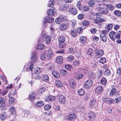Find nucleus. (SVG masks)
<instances>
[{"label":"nucleus","mask_w":121,"mask_h":121,"mask_svg":"<svg viewBox=\"0 0 121 121\" xmlns=\"http://www.w3.org/2000/svg\"><path fill=\"white\" fill-rule=\"evenodd\" d=\"M95 57L96 59L100 58L103 56L104 53V51L102 49L99 50L98 49L96 48L95 50Z\"/></svg>","instance_id":"obj_1"},{"label":"nucleus","mask_w":121,"mask_h":121,"mask_svg":"<svg viewBox=\"0 0 121 121\" xmlns=\"http://www.w3.org/2000/svg\"><path fill=\"white\" fill-rule=\"evenodd\" d=\"M93 84L91 80H87L85 83L84 85V87L86 88H89L91 87Z\"/></svg>","instance_id":"obj_2"},{"label":"nucleus","mask_w":121,"mask_h":121,"mask_svg":"<svg viewBox=\"0 0 121 121\" xmlns=\"http://www.w3.org/2000/svg\"><path fill=\"white\" fill-rule=\"evenodd\" d=\"M69 83L70 88L73 89L76 87V82L73 79H69Z\"/></svg>","instance_id":"obj_3"},{"label":"nucleus","mask_w":121,"mask_h":121,"mask_svg":"<svg viewBox=\"0 0 121 121\" xmlns=\"http://www.w3.org/2000/svg\"><path fill=\"white\" fill-rule=\"evenodd\" d=\"M106 34V31L104 30H103L102 31V33L100 35V38L104 42H106L107 40V38L105 35Z\"/></svg>","instance_id":"obj_4"},{"label":"nucleus","mask_w":121,"mask_h":121,"mask_svg":"<svg viewBox=\"0 0 121 121\" xmlns=\"http://www.w3.org/2000/svg\"><path fill=\"white\" fill-rule=\"evenodd\" d=\"M96 116L94 112H91L88 114L89 120L90 121H93L95 120Z\"/></svg>","instance_id":"obj_5"},{"label":"nucleus","mask_w":121,"mask_h":121,"mask_svg":"<svg viewBox=\"0 0 121 121\" xmlns=\"http://www.w3.org/2000/svg\"><path fill=\"white\" fill-rule=\"evenodd\" d=\"M98 11L100 13L105 14L108 13V10L106 8L100 7Z\"/></svg>","instance_id":"obj_6"},{"label":"nucleus","mask_w":121,"mask_h":121,"mask_svg":"<svg viewBox=\"0 0 121 121\" xmlns=\"http://www.w3.org/2000/svg\"><path fill=\"white\" fill-rule=\"evenodd\" d=\"M76 114L73 113H70L68 115L67 117V119L70 121L76 119Z\"/></svg>","instance_id":"obj_7"},{"label":"nucleus","mask_w":121,"mask_h":121,"mask_svg":"<svg viewBox=\"0 0 121 121\" xmlns=\"http://www.w3.org/2000/svg\"><path fill=\"white\" fill-rule=\"evenodd\" d=\"M56 62L58 64H62L63 61V57L61 56H59L56 57Z\"/></svg>","instance_id":"obj_8"},{"label":"nucleus","mask_w":121,"mask_h":121,"mask_svg":"<svg viewBox=\"0 0 121 121\" xmlns=\"http://www.w3.org/2000/svg\"><path fill=\"white\" fill-rule=\"evenodd\" d=\"M54 21V18L47 16L44 19V23L45 24L47 22L52 23Z\"/></svg>","instance_id":"obj_9"},{"label":"nucleus","mask_w":121,"mask_h":121,"mask_svg":"<svg viewBox=\"0 0 121 121\" xmlns=\"http://www.w3.org/2000/svg\"><path fill=\"white\" fill-rule=\"evenodd\" d=\"M109 37L111 39L112 41H114L115 39V36L116 35V33L113 31H112L110 32L109 34Z\"/></svg>","instance_id":"obj_10"},{"label":"nucleus","mask_w":121,"mask_h":121,"mask_svg":"<svg viewBox=\"0 0 121 121\" xmlns=\"http://www.w3.org/2000/svg\"><path fill=\"white\" fill-rule=\"evenodd\" d=\"M103 90V87L99 86L95 87V91L96 93L99 94L101 93Z\"/></svg>","instance_id":"obj_11"},{"label":"nucleus","mask_w":121,"mask_h":121,"mask_svg":"<svg viewBox=\"0 0 121 121\" xmlns=\"http://www.w3.org/2000/svg\"><path fill=\"white\" fill-rule=\"evenodd\" d=\"M103 100L104 102L107 103L109 104H112L114 102L113 99L107 98H104Z\"/></svg>","instance_id":"obj_12"},{"label":"nucleus","mask_w":121,"mask_h":121,"mask_svg":"<svg viewBox=\"0 0 121 121\" xmlns=\"http://www.w3.org/2000/svg\"><path fill=\"white\" fill-rule=\"evenodd\" d=\"M69 13L73 15H75L77 13L78 11L75 8H72L69 9Z\"/></svg>","instance_id":"obj_13"},{"label":"nucleus","mask_w":121,"mask_h":121,"mask_svg":"<svg viewBox=\"0 0 121 121\" xmlns=\"http://www.w3.org/2000/svg\"><path fill=\"white\" fill-rule=\"evenodd\" d=\"M53 53L52 49H49L48 52L47 57L49 59H51L53 56Z\"/></svg>","instance_id":"obj_14"},{"label":"nucleus","mask_w":121,"mask_h":121,"mask_svg":"<svg viewBox=\"0 0 121 121\" xmlns=\"http://www.w3.org/2000/svg\"><path fill=\"white\" fill-rule=\"evenodd\" d=\"M51 39V37L49 35L45 36V40L46 43L47 44H49L50 43Z\"/></svg>","instance_id":"obj_15"},{"label":"nucleus","mask_w":121,"mask_h":121,"mask_svg":"<svg viewBox=\"0 0 121 121\" xmlns=\"http://www.w3.org/2000/svg\"><path fill=\"white\" fill-rule=\"evenodd\" d=\"M60 102L62 104L65 103L66 99L65 97L62 95L59 96V98Z\"/></svg>","instance_id":"obj_16"},{"label":"nucleus","mask_w":121,"mask_h":121,"mask_svg":"<svg viewBox=\"0 0 121 121\" xmlns=\"http://www.w3.org/2000/svg\"><path fill=\"white\" fill-rule=\"evenodd\" d=\"M36 96L35 93L34 91L32 92L29 95V99L31 101H32L35 99Z\"/></svg>","instance_id":"obj_17"},{"label":"nucleus","mask_w":121,"mask_h":121,"mask_svg":"<svg viewBox=\"0 0 121 121\" xmlns=\"http://www.w3.org/2000/svg\"><path fill=\"white\" fill-rule=\"evenodd\" d=\"M96 103V100L94 98H92L91 99L90 101L89 105L91 107H93L95 106Z\"/></svg>","instance_id":"obj_18"},{"label":"nucleus","mask_w":121,"mask_h":121,"mask_svg":"<svg viewBox=\"0 0 121 121\" xmlns=\"http://www.w3.org/2000/svg\"><path fill=\"white\" fill-rule=\"evenodd\" d=\"M56 13L55 11L51 9H49L47 12V13L48 16L50 17L53 16Z\"/></svg>","instance_id":"obj_19"},{"label":"nucleus","mask_w":121,"mask_h":121,"mask_svg":"<svg viewBox=\"0 0 121 121\" xmlns=\"http://www.w3.org/2000/svg\"><path fill=\"white\" fill-rule=\"evenodd\" d=\"M68 26V24L67 23L63 24L60 26V29L62 31L64 30L67 28Z\"/></svg>","instance_id":"obj_20"},{"label":"nucleus","mask_w":121,"mask_h":121,"mask_svg":"<svg viewBox=\"0 0 121 121\" xmlns=\"http://www.w3.org/2000/svg\"><path fill=\"white\" fill-rule=\"evenodd\" d=\"M55 97L53 96H50L46 97L45 98V100L47 101H52L54 100Z\"/></svg>","instance_id":"obj_21"},{"label":"nucleus","mask_w":121,"mask_h":121,"mask_svg":"<svg viewBox=\"0 0 121 121\" xmlns=\"http://www.w3.org/2000/svg\"><path fill=\"white\" fill-rule=\"evenodd\" d=\"M24 116L29 118L33 117V115L29 111H27L25 112L24 113Z\"/></svg>","instance_id":"obj_22"},{"label":"nucleus","mask_w":121,"mask_h":121,"mask_svg":"<svg viewBox=\"0 0 121 121\" xmlns=\"http://www.w3.org/2000/svg\"><path fill=\"white\" fill-rule=\"evenodd\" d=\"M45 47L44 44L40 43L37 45L36 47V49L38 50H39Z\"/></svg>","instance_id":"obj_23"},{"label":"nucleus","mask_w":121,"mask_h":121,"mask_svg":"<svg viewBox=\"0 0 121 121\" xmlns=\"http://www.w3.org/2000/svg\"><path fill=\"white\" fill-rule=\"evenodd\" d=\"M5 99L3 98L0 97V107H3L5 105Z\"/></svg>","instance_id":"obj_24"},{"label":"nucleus","mask_w":121,"mask_h":121,"mask_svg":"<svg viewBox=\"0 0 121 121\" xmlns=\"http://www.w3.org/2000/svg\"><path fill=\"white\" fill-rule=\"evenodd\" d=\"M42 80L44 81L47 82L49 80V78L48 76L46 74H43L41 76Z\"/></svg>","instance_id":"obj_25"},{"label":"nucleus","mask_w":121,"mask_h":121,"mask_svg":"<svg viewBox=\"0 0 121 121\" xmlns=\"http://www.w3.org/2000/svg\"><path fill=\"white\" fill-rule=\"evenodd\" d=\"M52 73L53 76L56 78H58L60 77V74L56 71H53L52 72Z\"/></svg>","instance_id":"obj_26"},{"label":"nucleus","mask_w":121,"mask_h":121,"mask_svg":"<svg viewBox=\"0 0 121 121\" xmlns=\"http://www.w3.org/2000/svg\"><path fill=\"white\" fill-rule=\"evenodd\" d=\"M34 72L35 74H39L41 71V69L39 67H37L35 68L34 69Z\"/></svg>","instance_id":"obj_27"},{"label":"nucleus","mask_w":121,"mask_h":121,"mask_svg":"<svg viewBox=\"0 0 121 121\" xmlns=\"http://www.w3.org/2000/svg\"><path fill=\"white\" fill-rule=\"evenodd\" d=\"M86 38L85 37L81 36L80 38L81 43L83 44H85L86 43Z\"/></svg>","instance_id":"obj_28"},{"label":"nucleus","mask_w":121,"mask_h":121,"mask_svg":"<svg viewBox=\"0 0 121 121\" xmlns=\"http://www.w3.org/2000/svg\"><path fill=\"white\" fill-rule=\"evenodd\" d=\"M105 6L110 11L113 10L114 9V7L111 4H105Z\"/></svg>","instance_id":"obj_29"},{"label":"nucleus","mask_w":121,"mask_h":121,"mask_svg":"<svg viewBox=\"0 0 121 121\" xmlns=\"http://www.w3.org/2000/svg\"><path fill=\"white\" fill-rule=\"evenodd\" d=\"M55 84L56 86L58 87H61L63 86L62 83L59 80H57L56 81Z\"/></svg>","instance_id":"obj_30"},{"label":"nucleus","mask_w":121,"mask_h":121,"mask_svg":"<svg viewBox=\"0 0 121 121\" xmlns=\"http://www.w3.org/2000/svg\"><path fill=\"white\" fill-rule=\"evenodd\" d=\"M65 40V38L63 36H60L58 38V41L60 43H64Z\"/></svg>","instance_id":"obj_31"},{"label":"nucleus","mask_w":121,"mask_h":121,"mask_svg":"<svg viewBox=\"0 0 121 121\" xmlns=\"http://www.w3.org/2000/svg\"><path fill=\"white\" fill-rule=\"evenodd\" d=\"M95 4V2L93 0H91L89 1L88 4L89 6L91 7H94Z\"/></svg>","instance_id":"obj_32"},{"label":"nucleus","mask_w":121,"mask_h":121,"mask_svg":"<svg viewBox=\"0 0 121 121\" xmlns=\"http://www.w3.org/2000/svg\"><path fill=\"white\" fill-rule=\"evenodd\" d=\"M80 61L78 60H75L73 61V65L74 66L77 67L80 64Z\"/></svg>","instance_id":"obj_33"},{"label":"nucleus","mask_w":121,"mask_h":121,"mask_svg":"<svg viewBox=\"0 0 121 121\" xmlns=\"http://www.w3.org/2000/svg\"><path fill=\"white\" fill-rule=\"evenodd\" d=\"M55 4L54 0H50L48 2V7H52Z\"/></svg>","instance_id":"obj_34"},{"label":"nucleus","mask_w":121,"mask_h":121,"mask_svg":"<svg viewBox=\"0 0 121 121\" xmlns=\"http://www.w3.org/2000/svg\"><path fill=\"white\" fill-rule=\"evenodd\" d=\"M59 17L61 21H65L67 19V17L62 15H60Z\"/></svg>","instance_id":"obj_35"},{"label":"nucleus","mask_w":121,"mask_h":121,"mask_svg":"<svg viewBox=\"0 0 121 121\" xmlns=\"http://www.w3.org/2000/svg\"><path fill=\"white\" fill-rule=\"evenodd\" d=\"M104 74L106 76H108L111 74V72L109 69H106L104 73Z\"/></svg>","instance_id":"obj_36"},{"label":"nucleus","mask_w":121,"mask_h":121,"mask_svg":"<svg viewBox=\"0 0 121 121\" xmlns=\"http://www.w3.org/2000/svg\"><path fill=\"white\" fill-rule=\"evenodd\" d=\"M74 58V56L71 55L68 56L67 58L68 61L69 62L72 61Z\"/></svg>","instance_id":"obj_37"},{"label":"nucleus","mask_w":121,"mask_h":121,"mask_svg":"<svg viewBox=\"0 0 121 121\" xmlns=\"http://www.w3.org/2000/svg\"><path fill=\"white\" fill-rule=\"evenodd\" d=\"M116 89L115 88H113L111 90L110 95L111 96L113 95L116 94Z\"/></svg>","instance_id":"obj_38"},{"label":"nucleus","mask_w":121,"mask_h":121,"mask_svg":"<svg viewBox=\"0 0 121 121\" xmlns=\"http://www.w3.org/2000/svg\"><path fill=\"white\" fill-rule=\"evenodd\" d=\"M60 73L61 75L65 76L67 74V72L65 70L62 69L60 71Z\"/></svg>","instance_id":"obj_39"},{"label":"nucleus","mask_w":121,"mask_h":121,"mask_svg":"<svg viewBox=\"0 0 121 121\" xmlns=\"http://www.w3.org/2000/svg\"><path fill=\"white\" fill-rule=\"evenodd\" d=\"M6 113L5 112H4L2 113L1 116V119L2 120H4L7 116Z\"/></svg>","instance_id":"obj_40"},{"label":"nucleus","mask_w":121,"mask_h":121,"mask_svg":"<svg viewBox=\"0 0 121 121\" xmlns=\"http://www.w3.org/2000/svg\"><path fill=\"white\" fill-rule=\"evenodd\" d=\"M36 105V106L38 107H40L43 105V103L42 101H39L37 102Z\"/></svg>","instance_id":"obj_41"},{"label":"nucleus","mask_w":121,"mask_h":121,"mask_svg":"<svg viewBox=\"0 0 121 121\" xmlns=\"http://www.w3.org/2000/svg\"><path fill=\"white\" fill-rule=\"evenodd\" d=\"M71 34L74 37H76L77 35V31L75 30H72L71 32Z\"/></svg>","instance_id":"obj_42"},{"label":"nucleus","mask_w":121,"mask_h":121,"mask_svg":"<svg viewBox=\"0 0 121 121\" xmlns=\"http://www.w3.org/2000/svg\"><path fill=\"white\" fill-rule=\"evenodd\" d=\"M84 90L82 89H80L78 91V94L80 95H83L84 94Z\"/></svg>","instance_id":"obj_43"},{"label":"nucleus","mask_w":121,"mask_h":121,"mask_svg":"<svg viewBox=\"0 0 121 121\" xmlns=\"http://www.w3.org/2000/svg\"><path fill=\"white\" fill-rule=\"evenodd\" d=\"M65 68L67 69L69 71L72 69V66L71 65L66 64L65 65Z\"/></svg>","instance_id":"obj_44"},{"label":"nucleus","mask_w":121,"mask_h":121,"mask_svg":"<svg viewBox=\"0 0 121 121\" xmlns=\"http://www.w3.org/2000/svg\"><path fill=\"white\" fill-rule=\"evenodd\" d=\"M69 7V5L68 4H66L62 5L61 6V8L62 10H65L67 9Z\"/></svg>","instance_id":"obj_45"},{"label":"nucleus","mask_w":121,"mask_h":121,"mask_svg":"<svg viewBox=\"0 0 121 121\" xmlns=\"http://www.w3.org/2000/svg\"><path fill=\"white\" fill-rule=\"evenodd\" d=\"M114 13L116 15L119 16L121 14V12L120 10H116L114 12Z\"/></svg>","instance_id":"obj_46"},{"label":"nucleus","mask_w":121,"mask_h":121,"mask_svg":"<svg viewBox=\"0 0 121 121\" xmlns=\"http://www.w3.org/2000/svg\"><path fill=\"white\" fill-rule=\"evenodd\" d=\"M107 82V81L106 78H103L101 79L100 82L101 84L104 85Z\"/></svg>","instance_id":"obj_47"},{"label":"nucleus","mask_w":121,"mask_h":121,"mask_svg":"<svg viewBox=\"0 0 121 121\" xmlns=\"http://www.w3.org/2000/svg\"><path fill=\"white\" fill-rule=\"evenodd\" d=\"M45 35H43L40 38L39 41L40 42H43L45 40Z\"/></svg>","instance_id":"obj_48"},{"label":"nucleus","mask_w":121,"mask_h":121,"mask_svg":"<svg viewBox=\"0 0 121 121\" xmlns=\"http://www.w3.org/2000/svg\"><path fill=\"white\" fill-rule=\"evenodd\" d=\"M10 110L12 114H14L15 113V108L13 106L11 107L10 108Z\"/></svg>","instance_id":"obj_49"},{"label":"nucleus","mask_w":121,"mask_h":121,"mask_svg":"<svg viewBox=\"0 0 121 121\" xmlns=\"http://www.w3.org/2000/svg\"><path fill=\"white\" fill-rule=\"evenodd\" d=\"M100 63L104 64L106 62L105 58L104 57H101L99 60Z\"/></svg>","instance_id":"obj_50"},{"label":"nucleus","mask_w":121,"mask_h":121,"mask_svg":"<svg viewBox=\"0 0 121 121\" xmlns=\"http://www.w3.org/2000/svg\"><path fill=\"white\" fill-rule=\"evenodd\" d=\"M37 59L36 57H31V63L34 64L36 61Z\"/></svg>","instance_id":"obj_51"},{"label":"nucleus","mask_w":121,"mask_h":121,"mask_svg":"<svg viewBox=\"0 0 121 121\" xmlns=\"http://www.w3.org/2000/svg\"><path fill=\"white\" fill-rule=\"evenodd\" d=\"M54 68L53 65L52 64H50L48 68V69L49 70H52L54 69Z\"/></svg>","instance_id":"obj_52"},{"label":"nucleus","mask_w":121,"mask_h":121,"mask_svg":"<svg viewBox=\"0 0 121 121\" xmlns=\"http://www.w3.org/2000/svg\"><path fill=\"white\" fill-rule=\"evenodd\" d=\"M121 101V96L118 97L115 99L114 101L116 103H118Z\"/></svg>","instance_id":"obj_53"},{"label":"nucleus","mask_w":121,"mask_h":121,"mask_svg":"<svg viewBox=\"0 0 121 121\" xmlns=\"http://www.w3.org/2000/svg\"><path fill=\"white\" fill-rule=\"evenodd\" d=\"M112 24H108L107 26V29L108 30L107 31V32H108L109 30H110L112 29Z\"/></svg>","instance_id":"obj_54"},{"label":"nucleus","mask_w":121,"mask_h":121,"mask_svg":"<svg viewBox=\"0 0 121 121\" xmlns=\"http://www.w3.org/2000/svg\"><path fill=\"white\" fill-rule=\"evenodd\" d=\"M89 22L87 21H83L82 22V25L85 26H86L89 25Z\"/></svg>","instance_id":"obj_55"},{"label":"nucleus","mask_w":121,"mask_h":121,"mask_svg":"<svg viewBox=\"0 0 121 121\" xmlns=\"http://www.w3.org/2000/svg\"><path fill=\"white\" fill-rule=\"evenodd\" d=\"M84 17V15L82 14H78V18L80 20H81L83 19Z\"/></svg>","instance_id":"obj_56"},{"label":"nucleus","mask_w":121,"mask_h":121,"mask_svg":"<svg viewBox=\"0 0 121 121\" xmlns=\"http://www.w3.org/2000/svg\"><path fill=\"white\" fill-rule=\"evenodd\" d=\"M15 100V99L13 97H11L9 98V102L10 103H13Z\"/></svg>","instance_id":"obj_57"},{"label":"nucleus","mask_w":121,"mask_h":121,"mask_svg":"<svg viewBox=\"0 0 121 121\" xmlns=\"http://www.w3.org/2000/svg\"><path fill=\"white\" fill-rule=\"evenodd\" d=\"M92 66L95 67L97 65V63L94 60H92L91 62Z\"/></svg>","instance_id":"obj_58"},{"label":"nucleus","mask_w":121,"mask_h":121,"mask_svg":"<svg viewBox=\"0 0 121 121\" xmlns=\"http://www.w3.org/2000/svg\"><path fill=\"white\" fill-rule=\"evenodd\" d=\"M51 107L48 105H47L44 107V109L45 110H48L51 109Z\"/></svg>","instance_id":"obj_59"},{"label":"nucleus","mask_w":121,"mask_h":121,"mask_svg":"<svg viewBox=\"0 0 121 121\" xmlns=\"http://www.w3.org/2000/svg\"><path fill=\"white\" fill-rule=\"evenodd\" d=\"M99 18H97L94 21L95 22L99 25H100V22Z\"/></svg>","instance_id":"obj_60"},{"label":"nucleus","mask_w":121,"mask_h":121,"mask_svg":"<svg viewBox=\"0 0 121 121\" xmlns=\"http://www.w3.org/2000/svg\"><path fill=\"white\" fill-rule=\"evenodd\" d=\"M61 21L59 17L57 18L55 20V22L57 24H60L61 22Z\"/></svg>","instance_id":"obj_61"},{"label":"nucleus","mask_w":121,"mask_h":121,"mask_svg":"<svg viewBox=\"0 0 121 121\" xmlns=\"http://www.w3.org/2000/svg\"><path fill=\"white\" fill-rule=\"evenodd\" d=\"M89 7L87 6H85L84 7L82 8V9L84 11H87L89 10Z\"/></svg>","instance_id":"obj_62"},{"label":"nucleus","mask_w":121,"mask_h":121,"mask_svg":"<svg viewBox=\"0 0 121 121\" xmlns=\"http://www.w3.org/2000/svg\"><path fill=\"white\" fill-rule=\"evenodd\" d=\"M59 45L60 48H63L65 46V44L64 43H60Z\"/></svg>","instance_id":"obj_63"},{"label":"nucleus","mask_w":121,"mask_h":121,"mask_svg":"<svg viewBox=\"0 0 121 121\" xmlns=\"http://www.w3.org/2000/svg\"><path fill=\"white\" fill-rule=\"evenodd\" d=\"M83 28L82 27H79L77 29V30L79 33H81L82 31Z\"/></svg>","instance_id":"obj_64"}]
</instances>
